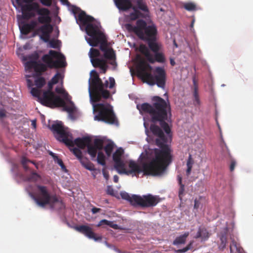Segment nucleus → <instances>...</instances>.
<instances>
[{
    "label": "nucleus",
    "mask_w": 253,
    "mask_h": 253,
    "mask_svg": "<svg viewBox=\"0 0 253 253\" xmlns=\"http://www.w3.org/2000/svg\"><path fill=\"white\" fill-rule=\"evenodd\" d=\"M152 105L144 103L137 105V108L141 114H148L151 121L159 123L160 126L151 124L150 130L156 137L155 144L159 148L153 149L146 161L142 163L141 167L133 161L128 163L129 170H126L125 164L118 173L126 175L137 176L143 172L144 175L161 176L166 172L167 167L172 161V150L170 143L172 141L171 128L167 121L171 117V108L169 102L162 98L155 96L152 98Z\"/></svg>",
    "instance_id": "f257e3e1"
},
{
    "label": "nucleus",
    "mask_w": 253,
    "mask_h": 253,
    "mask_svg": "<svg viewBox=\"0 0 253 253\" xmlns=\"http://www.w3.org/2000/svg\"><path fill=\"white\" fill-rule=\"evenodd\" d=\"M90 75L89 93L95 114L94 120L118 125V120L110 104L107 103H95L100 101L102 98H109L111 96L109 91L103 89V82L95 70H92Z\"/></svg>",
    "instance_id": "f03ea898"
},
{
    "label": "nucleus",
    "mask_w": 253,
    "mask_h": 253,
    "mask_svg": "<svg viewBox=\"0 0 253 253\" xmlns=\"http://www.w3.org/2000/svg\"><path fill=\"white\" fill-rule=\"evenodd\" d=\"M23 9L24 12H23V18L25 20L34 17L36 16L34 12H36L38 15H40L38 18V22L44 24L35 30L34 35L41 33V39L44 42H47L50 39V34L53 31V27L50 24L51 21V18L49 16L50 11L46 8H41L38 3L25 5Z\"/></svg>",
    "instance_id": "7ed1b4c3"
},
{
    "label": "nucleus",
    "mask_w": 253,
    "mask_h": 253,
    "mask_svg": "<svg viewBox=\"0 0 253 253\" xmlns=\"http://www.w3.org/2000/svg\"><path fill=\"white\" fill-rule=\"evenodd\" d=\"M35 60H31L25 63V68L27 69H33L38 76L45 72L47 68L50 69L64 67L66 66L65 56L61 53L55 50H49L48 54L42 56V60L45 64L37 61L39 56L37 54L33 55Z\"/></svg>",
    "instance_id": "20e7f679"
},
{
    "label": "nucleus",
    "mask_w": 253,
    "mask_h": 253,
    "mask_svg": "<svg viewBox=\"0 0 253 253\" xmlns=\"http://www.w3.org/2000/svg\"><path fill=\"white\" fill-rule=\"evenodd\" d=\"M127 28L133 32L140 40L145 42L151 51L156 50L159 45L158 32L156 26L154 24L148 25L142 19L137 20L135 26L127 25Z\"/></svg>",
    "instance_id": "39448f33"
},
{
    "label": "nucleus",
    "mask_w": 253,
    "mask_h": 253,
    "mask_svg": "<svg viewBox=\"0 0 253 253\" xmlns=\"http://www.w3.org/2000/svg\"><path fill=\"white\" fill-rule=\"evenodd\" d=\"M152 67L144 60H140L137 66L138 75L144 82L150 85L156 84L159 87L164 88L166 84V73L164 68L157 67L153 75L151 72Z\"/></svg>",
    "instance_id": "423d86ee"
},
{
    "label": "nucleus",
    "mask_w": 253,
    "mask_h": 253,
    "mask_svg": "<svg viewBox=\"0 0 253 253\" xmlns=\"http://www.w3.org/2000/svg\"><path fill=\"white\" fill-rule=\"evenodd\" d=\"M50 128L55 134L56 139L69 147H73L76 145L79 148L84 149L91 142V138L88 136L79 137L73 141L72 134L61 123L52 124Z\"/></svg>",
    "instance_id": "0eeeda50"
},
{
    "label": "nucleus",
    "mask_w": 253,
    "mask_h": 253,
    "mask_svg": "<svg viewBox=\"0 0 253 253\" xmlns=\"http://www.w3.org/2000/svg\"><path fill=\"white\" fill-rule=\"evenodd\" d=\"M37 190L32 198L37 205L41 208L49 206L51 209H62L64 207L60 198L55 194H51L48 187L45 186L37 185Z\"/></svg>",
    "instance_id": "6e6552de"
},
{
    "label": "nucleus",
    "mask_w": 253,
    "mask_h": 253,
    "mask_svg": "<svg viewBox=\"0 0 253 253\" xmlns=\"http://www.w3.org/2000/svg\"><path fill=\"white\" fill-rule=\"evenodd\" d=\"M54 84L50 81L48 83V89L43 92L41 96L42 90L37 88H32L31 90L32 95L37 98V101L42 105L54 108L64 107L65 102L60 96L56 95L52 91L53 85Z\"/></svg>",
    "instance_id": "1a4fd4ad"
},
{
    "label": "nucleus",
    "mask_w": 253,
    "mask_h": 253,
    "mask_svg": "<svg viewBox=\"0 0 253 253\" xmlns=\"http://www.w3.org/2000/svg\"><path fill=\"white\" fill-rule=\"evenodd\" d=\"M94 18L87 15L84 11H82L78 16L77 22L85 26L86 34L90 37L87 40V42L90 46H95L98 42V38L100 37V34H104L100 31L97 25L92 23Z\"/></svg>",
    "instance_id": "9d476101"
},
{
    "label": "nucleus",
    "mask_w": 253,
    "mask_h": 253,
    "mask_svg": "<svg viewBox=\"0 0 253 253\" xmlns=\"http://www.w3.org/2000/svg\"><path fill=\"white\" fill-rule=\"evenodd\" d=\"M136 206H139L142 208L153 207L157 205L160 202V198L151 194L143 195L142 197L138 195L133 198Z\"/></svg>",
    "instance_id": "9b49d317"
},
{
    "label": "nucleus",
    "mask_w": 253,
    "mask_h": 253,
    "mask_svg": "<svg viewBox=\"0 0 253 253\" xmlns=\"http://www.w3.org/2000/svg\"><path fill=\"white\" fill-rule=\"evenodd\" d=\"M28 163H31L33 164L36 166V167L38 168V166L34 162L27 159L26 157H22L21 159V164L22 165L25 171L29 170L31 172V174L25 177V181L36 182L41 178V176L36 171L30 169L27 165Z\"/></svg>",
    "instance_id": "f8f14e48"
},
{
    "label": "nucleus",
    "mask_w": 253,
    "mask_h": 253,
    "mask_svg": "<svg viewBox=\"0 0 253 253\" xmlns=\"http://www.w3.org/2000/svg\"><path fill=\"white\" fill-rule=\"evenodd\" d=\"M76 230L84 234L89 239H93L95 241H100L102 237L100 236H97L92 231V228L88 226L82 225L75 227Z\"/></svg>",
    "instance_id": "ddd939ff"
},
{
    "label": "nucleus",
    "mask_w": 253,
    "mask_h": 253,
    "mask_svg": "<svg viewBox=\"0 0 253 253\" xmlns=\"http://www.w3.org/2000/svg\"><path fill=\"white\" fill-rule=\"evenodd\" d=\"M124 154V150L122 148L118 149L113 155V160L114 162V167L118 172L125 164L121 158Z\"/></svg>",
    "instance_id": "4468645a"
},
{
    "label": "nucleus",
    "mask_w": 253,
    "mask_h": 253,
    "mask_svg": "<svg viewBox=\"0 0 253 253\" xmlns=\"http://www.w3.org/2000/svg\"><path fill=\"white\" fill-rule=\"evenodd\" d=\"M158 47L156 50L152 51L154 53V57L151 55V59L152 61H148L150 63H154L155 62L163 63L165 62L166 59L163 53L160 52L162 48L161 43H158Z\"/></svg>",
    "instance_id": "2eb2a0df"
},
{
    "label": "nucleus",
    "mask_w": 253,
    "mask_h": 253,
    "mask_svg": "<svg viewBox=\"0 0 253 253\" xmlns=\"http://www.w3.org/2000/svg\"><path fill=\"white\" fill-rule=\"evenodd\" d=\"M37 25V22L35 20H32L28 23H23L19 26L21 33L25 35H28L32 31L35 30Z\"/></svg>",
    "instance_id": "dca6fc26"
},
{
    "label": "nucleus",
    "mask_w": 253,
    "mask_h": 253,
    "mask_svg": "<svg viewBox=\"0 0 253 253\" xmlns=\"http://www.w3.org/2000/svg\"><path fill=\"white\" fill-rule=\"evenodd\" d=\"M117 7L123 11H127L131 8L132 5L130 0H114Z\"/></svg>",
    "instance_id": "f3484780"
},
{
    "label": "nucleus",
    "mask_w": 253,
    "mask_h": 253,
    "mask_svg": "<svg viewBox=\"0 0 253 253\" xmlns=\"http://www.w3.org/2000/svg\"><path fill=\"white\" fill-rule=\"evenodd\" d=\"M92 64L95 68L98 67L101 70V73L105 74L108 69L107 62L105 59L101 58H96L92 59Z\"/></svg>",
    "instance_id": "a211bd4d"
},
{
    "label": "nucleus",
    "mask_w": 253,
    "mask_h": 253,
    "mask_svg": "<svg viewBox=\"0 0 253 253\" xmlns=\"http://www.w3.org/2000/svg\"><path fill=\"white\" fill-rule=\"evenodd\" d=\"M230 253H244L243 249L237 243L233 236L230 237Z\"/></svg>",
    "instance_id": "6ab92c4d"
},
{
    "label": "nucleus",
    "mask_w": 253,
    "mask_h": 253,
    "mask_svg": "<svg viewBox=\"0 0 253 253\" xmlns=\"http://www.w3.org/2000/svg\"><path fill=\"white\" fill-rule=\"evenodd\" d=\"M228 231V228L226 226L223 230L219 234V237L220 240V244L219 246V248L220 250H223L225 248L227 243V235Z\"/></svg>",
    "instance_id": "aec40b11"
},
{
    "label": "nucleus",
    "mask_w": 253,
    "mask_h": 253,
    "mask_svg": "<svg viewBox=\"0 0 253 253\" xmlns=\"http://www.w3.org/2000/svg\"><path fill=\"white\" fill-rule=\"evenodd\" d=\"M97 43L94 46H97L100 43V49L104 52H105L109 48H107V40L104 34H100V37L97 39Z\"/></svg>",
    "instance_id": "412c9836"
},
{
    "label": "nucleus",
    "mask_w": 253,
    "mask_h": 253,
    "mask_svg": "<svg viewBox=\"0 0 253 253\" xmlns=\"http://www.w3.org/2000/svg\"><path fill=\"white\" fill-rule=\"evenodd\" d=\"M104 57L106 59L111 61V62H110V64L111 65H116V62L115 61L116 55L115 51L112 48H109L108 50L105 51V52H104Z\"/></svg>",
    "instance_id": "4be33fe9"
},
{
    "label": "nucleus",
    "mask_w": 253,
    "mask_h": 253,
    "mask_svg": "<svg viewBox=\"0 0 253 253\" xmlns=\"http://www.w3.org/2000/svg\"><path fill=\"white\" fill-rule=\"evenodd\" d=\"M189 235L188 232H185L183 235L177 237L173 241L172 244L173 245L178 246L181 244H184L186 242L187 238Z\"/></svg>",
    "instance_id": "5701e85b"
},
{
    "label": "nucleus",
    "mask_w": 253,
    "mask_h": 253,
    "mask_svg": "<svg viewBox=\"0 0 253 253\" xmlns=\"http://www.w3.org/2000/svg\"><path fill=\"white\" fill-rule=\"evenodd\" d=\"M150 48L145 45L141 44L139 47L140 52L146 57L148 61H152L151 59V54L149 51Z\"/></svg>",
    "instance_id": "b1692460"
},
{
    "label": "nucleus",
    "mask_w": 253,
    "mask_h": 253,
    "mask_svg": "<svg viewBox=\"0 0 253 253\" xmlns=\"http://www.w3.org/2000/svg\"><path fill=\"white\" fill-rule=\"evenodd\" d=\"M209 237V233L206 229L204 228H199L195 238H201L202 240H207Z\"/></svg>",
    "instance_id": "393cba45"
},
{
    "label": "nucleus",
    "mask_w": 253,
    "mask_h": 253,
    "mask_svg": "<svg viewBox=\"0 0 253 253\" xmlns=\"http://www.w3.org/2000/svg\"><path fill=\"white\" fill-rule=\"evenodd\" d=\"M131 8L134 10V11L130 13L129 15L130 19L131 20H135L140 17H142L143 16L142 14L138 10L140 9L138 7L136 3V5H134Z\"/></svg>",
    "instance_id": "a878e982"
},
{
    "label": "nucleus",
    "mask_w": 253,
    "mask_h": 253,
    "mask_svg": "<svg viewBox=\"0 0 253 253\" xmlns=\"http://www.w3.org/2000/svg\"><path fill=\"white\" fill-rule=\"evenodd\" d=\"M34 0H16V2L19 6L21 7V11L22 13V16H23L24 7L27 5H30L34 3H37L34 2Z\"/></svg>",
    "instance_id": "bb28decb"
},
{
    "label": "nucleus",
    "mask_w": 253,
    "mask_h": 253,
    "mask_svg": "<svg viewBox=\"0 0 253 253\" xmlns=\"http://www.w3.org/2000/svg\"><path fill=\"white\" fill-rule=\"evenodd\" d=\"M121 196L122 199L128 201L132 205L136 206V203L135 201L133 200V198L135 196H138V195H133L130 196L127 193L124 192L121 193Z\"/></svg>",
    "instance_id": "cd10ccee"
},
{
    "label": "nucleus",
    "mask_w": 253,
    "mask_h": 253,
    "mask_svg": "<svg viewBox=\"0 0 253 253\" xmlns=\"http://www.w3.org/2000/svg\"><path fill=\"white\" fill-rule=\"evenodd\" d=\"M194 164V161L192 157V155L191 154H189L186 162L187 169L186 171V173L187 176H189L190 174Z\"/></svg>",
    "instance_id": "c85d7f7f"
},
{
    "label": "nucleus",
    "mask_w": 253,
    "mask_h": 253,
    "mask_svg": "<svg viewBox=\"0 0 253 253\" xmlns=\"http://www.w3.org/2000/svg\"><path fill=\"white\" fill-rule=\"evenodd\" d=\"M82 166L84 167L86 169L94 171L97 169L94 168V165L90 162L88 161L87 160L84 159L82 162H80Z\"/></svg>",
    "instance_id": "c756f323"
},
{
    "label": "nucleus",
    "mask_w": 253,
    "mask_h": 253,
    "mask_svg": "<svg viewBox=\"0 0 253 253\" xmlns=\"http://www.w3.org/2000/svg\"><path fill=\"white\" fill-rule=\"evenodd\" d=\"M138 7L143 12H148L149 9L144 0H136Z\"/></svg>",
    "instance_id": "7c9ffc66"
},
{
    "label": "nucleus",
    "mask_w": 253,
    "mask_h": 253,
    "mask_svg": "<svg viewBox=\"0 0 253 253\" xmlns=\"http://www.w3.org/2000/svg\"><path fill=\"white\" fill-rule=\"evenodd\" d=\"M87 153L91 156V158H94L96 157L97 149L92 144L89 143L87 146Z\"/></svg>",
    "instance_id": "2f4dec72"
},
{
    "label": "nucleus",
    "mask_w": 253,
    "mask_h": 253,
    "mask_svg": "<svg viewBox=\"0 0 253 253\" xmlns=\"http://www.w3.org/2000/svg\"><path fill=\"white\" fill-rule=\"evenodd\" d=\"M104 225H108L115 229H116L117 227L118 226V225L114 223L113 222L108 221L106 219H102L100 220L97 224V226L99 227Z\"/></svg>",
    "instance_id": "473e14b6"
},
{
    "label": "nucleus",
    "mask_w": 253,
    "mask_h": 253,
    "mask_svg": "<svg viewBox=\"0 0 253 253\" xmlns=\"http://www.w3.org/2000/svg\"><path fill=\"white\" fill-rule=\"evenodd\" d=\"M35 84L37 86V88L41 89L45 84V80L43 77H40L35 80Z\"/></svg>",
    "instance_id": "72a5a7b5"
},
{
    "label": "nucleus",
    "mask_w": 253,
    "mask_h": 253,
    "mask_svg": "<svg viewBox=\"0 0 253 253\" xmlns=\"http://www.w3.org/2000/svg\"><path fill=\"white\" fill-rule=\"evenodd\" d=\"M99 51L93 48H91L89 51V57L90 58L91 62L92 63V59H95L97 57L100 56Z\"/></svg>",
    "instance_id": "f704fd0d"
},
{
    "label": "nucleus",
    "mask_w": 253,
    "mask_h": 253,
    "mask_svg": "<svg viewBox=\"0 0 253 253\" xmlns=\"http://www.w3.org/2000/svg\"><path fill=\"white\" fill-rule=\"evenodd\" d=\"M73 153L76 156V157L79 160L80 162H82L84 159L83 157V154L82 151L77 148H74L70 149Z\"/></svg>",
    "instance_id": "c9c22d12"
},
{
    "label": "nucleus",
    "mask_w": 253,
    "mask_h": 253,
    "mask_svg": "<svg viewBox=\"0 0 253 253\" xmlns=\"http://www.w3.org/2000/svg\"><path fill=\"white\" fill-rule=\"evenodd\" d=\"M109 85L108 84V81H106L105 83H103V89H104V88L109 87L110 88H112L115 84V79L112 77H110L109 79Z\"/></svg>",
    "instance_id": "e433bc0d"
},
{
    "label": "nucleus",
    "mask_w": 253,
    "mask_h": 253,
    "mask_svg": "<svg viewBox=\"0 0 253 253\" xmlns=\"http://www.w3.org/2000/svg\"><path fill=\"white\" fill-rule=\"evenodd\" d=\"M97 161L98 164L102 166H105V157L102 152H99L97 155Z\"/></svg>",
    "instance_id": "4c0bfd02"
},
{
    "label": "nucleus",
    "mask_w": 253,
    "mask_h": 253,
    "mask_svg": "<svg viewBox=\"0 0 253 253\" xmlns=\"http://www.w3.org/2000/svg\"><path fill=\"white\" fill-rule=\"evenodd\" d=\"M98 150H101L103 148V140L101 139H95L93 142V145Z\"/></svg>",
    "instance_id": "58836bf2"
},
{
    "label": "nucleus",
    "mask_w": 253,
    "mask_h": 253,
    "mask_svg": "<svg viewBox=\"0 0 253 253\" xmlns=\"http://www.w3.org/2000/svg\"><path fill=\"white\" fill-rule=\"evenodd\" d=\"M193 95L194 97V104L196 105H199L200 104V101L198 95V89L197 87H195L193 92Z\"/></svg>",
    "instance_id": "ea45409f"
},
{
    "label": "nucleus",
    "mask_w": 253,
    "mask_h": 253,
    "mask_svg": "<svg viewBox=\"0 0 253 253\" xmlns=\"http://www.w3.org/2000/svg\"><path fill=\"white\" fill-rule=\"evenodd\" d=\"M184 7L188 11H194L196 9V5L192 2L186 3L184 5Z\"/></svg>",
    "instance_id": "a19ab883"
},
{
    "label": "nucleus",
    "mask_w": 253,
    "mask_h": 253,
    "mask_svg": "<svg viewBox=\"0 0 253 253\" xmlns=\"http://www.w3.org/2000/svg\"><path fill=\"white\" fill-rule=\"evenodd\" d=\"M113 149V145L112 143L107 144L104 150L105 151L106 154L108 156H110L112 153Z\"/></svg>",
    "instance_id": "79ce46f5"
},
{
    "label": "nucleus",
    "mask_w": 253,
    "mask_h": 253,
    "mask_svg": "<svg viewBox=\"0 0 253 253\" xmlns=\"http://www.w3.org/2000/svg\"><path fill=\"white\" fill-rule=\"evenodd\" d=\"M49 42L50 46L52 48H56L59 46V41L58 40H51L48 42Z\"/></svg>",
    "instance_id": "37998d69"
},
{
    "label": "nucleus",
    "mask_w": 253,
    "mask_h": 253,
    "mask_svg": "<svg viewBox=\"0 0 253 253\" xmlns=\"http://www.w3.org/2000/svg\"><path fill=\"white\" fill-rule=\"evenodd\" d=\"M61 78V75L57 72L51 79V81L52 83L56 84L58 83L59 79Z\"/></svg>",
    "instance_id": "c03bdc74"
},
{
    "label": "nucleus",
    "mask_w": 253,
    "mask_h": 253,
    "mask_svg": "<svg viewBox=\"0 0 253 253\" xmlns=\"http://www.w3.org/2000/svg\"><path fill=\"white\" fill-rule=\"evenodd\" d=\"M180 187L178 191V197L180 200H182L184 192V185L179 184Z\"/></svg>",
    "instance_id": "a18cd8bd"
},
{
    "label": "nucleus",
    "mask_w": 253,
    "mask_h": 253,
    "mask_svg": "<svg viewBox=\"0 0 253 253\" xmlns=\"http://www.w3.org/2000/svg\"><path fill=\"white\" fill-rule=\"evenodd\" d=\"M40 2L44 6H50L52 4V0H39Z\"/></svg>",
    "instance_id": "49530a36"
},
{
    "label": "nucleus",
    "mask_w": 253,
    "mask_h": 253,
    "mask_svg": "<svg viewBox=\"0 0 253 253\" xmlns=\"http://www.w3.org/2000/svg\"><path fill=\"white\" fill-rule=\"evenodd\" d=\"M72 12L75 14L76 15L77 14H80L82 12V11H83L79 7H78L75 6H73L72 8ZM79 14H78L79 15Z\"/></svg>",
    "instance_id": "de8ad7c7"
},
{
    "label": "nucleus",
    "mask_w": 253,
    "mask_h": 253,
    "mask_svg": "<svg viewBox=\"0 0 253 253\" xmlns=\"http://www.w3.org/2000/svg\"><path fill=\"white\" fill-rule=\"evenodd\" d=\"M188 250H189V248H187L186 247L182 249H179V250L175 251V253H184L187 252Z\"/></svg>",
    "instance_id": "09e8293b"
},
{
    "label": "nucleus",
    "mask_w": 253,
    "mask_h": 253,
    "mask_svg": "<svg viewBox=\"0 0 253 253\" xmlns=\"http://www.w3.org/2000/svg\"><path fill=\"white\" fill-rule=\"evenodd\" d=\"M107 193L108 194H109L110 195H114V190L110 186H108L107 187Z\"/></svg>",
    "instance_id": "8fccbe9b"
},
{
    "label": "nucleus",
    "mask_w": 253,
    "mask_h": 253,
    "mask_svg": "<svg viewBox=\"0 0 253 253\" xmlns=\"http://www.w3.org/2000/svg\"><path fill=\"white\" fill-rule=\"evenodd\" d=\"M102 172L104 178L106 179V180H108L109 178V173L107 171H106L104 169H102Z\"/></svg>",
    "instance_id": "3c124183"
},
{
    "label": "nucleus",
    "mask_w": 253,
    "mask_h": 253,
    "mask_svg": "<svg viewBox=\"0 0 253 253\" xmlns=\"http://www.w3.org/2000/svg\"><path fill=\"white\" fill-rule=\"evenodd\" d=\"M236 165V162L234 160H232L230 166V170L232 171L234 170L235 167Z\"/></svg>",
    "instance_id": "603ef678"
},
{
    "label": "nucleus",
    "mask_w": 253,
    "mask_h": 253,
    "mask_svg": "<svg viewBox=\"0 0 253 253\" xmlns=\"http://www.w3.org/2000/svg\"><path fill=\"white\" fill-rule=\"evenodd\" d=\"M200 205V202L199 200L195 199L194 201V209H198Z\"/></svg>",
    "instance_id": "864d4df0"
},
{
    "label": "nucleus",
    "mask_w": 253,
    "mask_h": 253,
    "mask_svg": "<svg viewBox=\"0 0 253 253\" xmlns=\"http://www.w3.org/2000/svg\"><path fill=\"white\" fill-rule=\"evenodd\" d=\"M101 211V209L100 208H97L96 207H93L91 209V211L92 213L95 214L97 212H100Z\"/></svg>",
    "instance_id": "5fc2aeb1"
},
{
    "label": "nucleus",
    "mask_w": 253,
    "mask_h": 253,
    "mask_svg": "<svg viewBox=\"0 0 253 253\" xmlns=\"http://www.w3.org/2000/svg\"><path fill=\"white\" fill-rule=\"evenodd\" d=\"M54 162L56 163H57L59 165H61L63 162L62 160L59 158L58 157H57V159H55L54 160Z\"/></svg>",
    "instance_id": "6e6d98bb"
},
{
    "label": "nucleus",
    "mask_w": 253,
    "mask_h": 253,
    "mask_svg": "<svg viewBox=\"0 0 253 253\" xmlns=\"http://www.w3.org/2000/svg\"><path fill=\"white\" fill-rule=\"evenodd\" d=\"M55 91L56 92H57L58 93H64L65 92V91L64 90H63L61 88H58V87H56L55 88Z\"/></svg>",
    "instance_id": "4d7b16f0"
},
{
    "label": "nucleus",
    "mask_w": 253,
    "mask_h": 253,
    "mask_svg": "<svg viewBox=\"0 0 253 253\" xmlns=\"http://www.w3.org/2000/svg\"><path fill=\"white\" fill-rule=\"evenodd\" d=\"M60 0L62 3V4H63L64 5L69 6L70 4L68 0Z\"/></svg>",
    "instance_id": "13d9d810"
},
{
    "label": "nucleus",
    "mask_w": 253,
    "mask_h": 253,
    "mask_svg": "<svg viewBox=\"0 0 253 253\" xmlns=\"http://www.w3.org/2000/svg\"><path fill=\"white\" fill-rule=\"evenodd\" d=\"M5 116V111L3 110H0V118H3Z\"/></svg>",
    "instance_id": "bf43d9fd"
},
{
    "label": "nucleus",
    "mask_w": 253,
    "mask_h": 253,
    "mask_svg": "<svg viewBox=\"0 0 253 253\" xmlns=\"http://www.w3.org/2000/svg\"><path fill=\"white\" fill-rule=\"evenodd\" d=\"M49 154L52 156V157L53 158V160H54L55 159H57V156L55 154H54V153L52 152H50L49 153Z\"/></svg>",
    "instance_id": "052dcab7"
},
{
    "label": "nucleus",
    "mask_w": 253,
    "mask_h": 253,
    "mask_svg": "<svg viewBox=\"0 0 253 253\" xmlns=\"http://www.w3.org/2000/svg\"><path fill=\"white\" fill-rule=\"evenodd\" d=\"M177 180H178V182L179 185L182 184V177L180 175H177Z\"/></svg>",
    "instance_id": "680f3d73"
},
{
    "label": "nucleus",
    "mask_w": 253,
    "mask_h": 253,
    "mask_svg": "<svg viewBox=\"0 0 253 253\" xmlns=\"http://www.w3.org/2000/svg\"><path fill=\"white\" fill-rule=\"evenodd\" d=\"M113 180H114V182H115V183L118 182V181H119V177H118V176L117 175H115L113 176Z\"/></svg>",
    "instance_id": "e2e57ef3"
},
{
    "label": "nucleus",
    "mask_w": 253,
    "mask_h": 253,
    "mask_svg": "<svg viewBox=\"0 0 253 253\" xmlns=\"http://www.w3.org/2000/svg\"><path fill=\"white\" fill-rule=\"evenodd\" d=\"M193 244V241H190V242L188 244V245L186 246V247L189 248V250L192 249Z\"/></svg>",
    "instance_id": "0e129e2a"
},
{
    "label": "nucleus",
    "mask_w": 253,
    "mask_h": 253,
    "mask_svg": "<svg viewBox=\"0 0 253 253\" xmlns=\"http://www.w3.org/2000/svg\"><path fill=\"white\" fill-rule=\"evenodd\" d=\"M59 166L61 167V169L63 171H67V169H66V167L65 166V165H64L63 163H62V164L61 165H59Z\"/></svg>",
    "instance_id": "69168bd1"
},
{
    "label": "nucleus",
    "mask_w": 253,
    "mask_h": 253,
    "mask_svg": "<svg viewBox=\"0 0 253 253\" xmlns=\"http://www.w3.org/2000/svg\"><path fill=\"white\" fill-rule=\"evenodd\" d=\"M59 166L61 167V169L63 171H67V169H66V167L65 166V165H64L63 163H62V164L61 165H59Z\"/></svg>",
    "instance_id": "338daca9"
},
{
    "label": "nucleus",
    "mask_w": 253,
    "mask_h": 253,
    "mask_svg": "<svg viewBox=\"0 0 253 253\" xmlns=\"http://www.w3.org/2000/svg\"><path fill=\"white\" fill-rule=\"evenodd\" d=\"M170 63L171 65L172 66H173L175 65V62L174 59H173L172 58L170 59Z\"/></svg>",
    "instance_id": "774afa93"
}]
</instances>
